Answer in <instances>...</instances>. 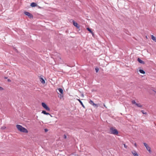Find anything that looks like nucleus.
I'll return each instance as SVG.
<instances>
[{"label":"nucleus","mask_w":156,"mask_h":156,"mask_svg":"<svg viewBox=\"0 0 156 156\" xmlns=\"http://www.w3.org/2000/svg\"><path fill=\"white\" fill-rule=\"evenodd\" d=\"M109 133L115 135H117L118 133L117 130L113 127H110L109 131Z\"/></svg>","instance_id":"nucleus-1"},{"label":"nucleus","mask_w":156,"mask_h":156,"mask_svg":"<svg viewBox=\"0 0 156 156\" xmlns=\"http://www.w3.org/2000/svg\"><path fill=\"white\" fill-rule=\"evenodd\" d=\"M17 128L18 129L20 132L26 133L28 132L27 130L24 127H17Z\"/></svg>","instance_id":"nucleus-2"},{"label":"nucleus","mask_w":156,"mask_h":156,"mask_svg":"<svg viewBox=\"0 0 156 156\" xmlns=\"http://www.w3.org/2000/svg\"><path fill=\"white\" fill-rule=\"evenodd\" d=\"M144 146L146 147L147 150L149 151V152L151 153V148L146 143H144Z\"/></svg>","instance_id":"nucleus-3"},{"label":"nucleus","mask_w":156,"mask_h":156,"mask_svg":"<svg viewBox=\"0 0 156 156\" xmlns=\"http://www.w3.org/2000/svg\"><path fill=\"white\" fill-rule=\"evenodd\" d=\"M42 105L46 110L48 111H49L50 110V108H49L48 107L47 105L44 103L42 102Z\"/></svg>","instance_id":"nucleus-4"},{"label":"nucleus","mask_w":156,"mask_h":156,"mask_svg":"<svg viewBox=\"0 0 156 156\" xmlns=\"http://www.w3.org/2000/svg\"><path fill=\"white\" fill-rule=\"evenodd\" d=\"M24 13L25 15L28 16L30 18H33V15L31 13H30V12H27L25 11L24 12Z\"/></svg>","instance_id":"nucleus-5"},{"label":"nucleus","mask_w":156,"mask_h":156,"mask_svg":"<svg viewBox=\"0 0 156 156\" xmlns=\"http://www.w3.org/2000/svg\"><path fill=\"white\" fill-rule=\"evenodd\" d=\"M73 25L75 26L76 28H77L78 29H79L80 28V26L76 22H75L73 20Z\"/></svg>","instance_id":"nucleus-6"},{"label":"nucleus","mask_w":156,"mask_h":156,"mask_svg":"<svg viewBox=\"0 0 156 156\" xmlns=\"http://www.w3.org/2000/svg\"><path fill=\"white\" fill-rule=\"evenodd\" d=\"M89 103L91 105H92L93 106H97V107L98 106V105H97V104H94V102H93V101H92L91 100H90L89 101Z\"/></svg>","instance_id":"nucleus-7"},{"label":"nucleus","mask_w":156,"mask_h":156,"mask_svg":"<svg viewBox=\"0 0 156 156\" xmlns=\"http://www.w3.org/2000/svg\"><path fill=\"white\" fill-rule=\"evenodd\" d=\"M137 61L139 62L141 64H145V62L141 60L140 58H138L137 59Z\"/></svg>","instance_id":"nucleus-8"},{"label":"nucleus","mask_w":156,"mask_h":156,"mask_svg":"<svg viewBox=\"0 0 156 156\" xmlns=\"http://www.w3.org/2000/svg\"><path fill=\"white\" fill-rule=\"evenodd\" d=\"M42 113L46 115H50L51 117H52V116L49 113L45 111H43L42 112Z\"/></svg>","instance_id":"nucleus-9"},{"label":"nucleus","mask_w":156,"mask_h":156,"mask_svg":"<svg viewBox=\"0 0 156 156\" xmlns=\"http://www.w3.org/2000/svg\"><path fill=\"white\" fill-rule=\"evenodd\" d=\"M134 156H138V154L135 151H133L132 152Z\"/></svg>","instance_id":"nucleus-10"},{"label":"nucleus","mask_w":156,"mask_h":156,"mask_svg":"<svg viewBox=\"0 0 156 156\" xmlns=\"http://www.w3.org/2000/svg\"><path fill=\"white\" fill-rule=\"evenodd\" d=\"M37 5V4L34 2H32L30 4V6L32 7H34Z\"/></svg>","instance_id":"nucleus-11"},{"label":"nucleus","mask_w":156,"mask_h":156,"mask_svg":"<svg viewBox=\"0 0 156 156\" xmlns=\"http://www.w3.org/2000/svg\"><path fill=\"white\" fill-rule=\"evenodd\" d=\"M151 38L153 40L156 42V37L153 35L151 36Z\"/></svg>","instance_id":"nucleus-12"},{"label":"nucleus","mask_w":156,"mask_h":156,"mask_svg":"<svg viewBox=\"0 0 156 156\" xmlns=\"http://www.w3.org/2000/svg\"><path fill=\"white\" fill-rule=\"evenodd\" d=\"M40 81L41 82V83H43L44 84L45 83V81L44 80V79L42 78H40Z\"/></svg>","instance_id":"nucleus-13"},{"label":"nucleus","mask_w":156,"mask_h":156,"mask_svg":"<svg viewBox=\"0 0 156 156\" xmlns=\"http://www.w3.org/2000/svg\"><path fill=\"white\" fill-rule=\"evenodd\" d=\"M76 99L79 101V102H80L81 105H82L83 107L84 108H85V106L83 105L82 102L81 101L80 99Z\"/></svg>","instance_id":"nucleus-14"},{"label":"nucleus","mask_w":156,"mask_h":156,"mask_svg":"<svg viewBox=\"0 0 156 156\" xmlns=\"http://www.w3.org/2000/svg\"><path fill=\"white\" fill-rule=\"evenodd\" d=\"M87 30L88 31H89L92 34V35L93 36H94V33H93V32L92 31V30H91V29H90V28H87Z\"/></svg>","instance_id":"nucleus-15"},{"label":"nucleus","mask_w":156,"mask_h":156,"mask_svg":"<svg viewBox=\"0 0 156 156\" xmlns=\"http://www.w3.org/2000/svg\"><path fill=\"white\" fill-rule=\"evenodd\" d=\"M58 90L59 91L60 93H61V94H62L63 93V90L61 88H59L58 89Z\"/></svg>","instance_id":"nucleus-16"},{"label":"nucleus","mask_w":156,"mask_h":156,"mask_svg":"<svg viewBox=\"0 0 156 156\" xmlns=\"http://www.w3.org/2000/svg\"><path fill=\"white\" fill-rule=\"evenodd\" d=\"M139 71L141 73L144 74L145 73V71L142 69H140Z\"/></svg>","instance_id":"nucleus-17"},{"label":"nucleus","mask_w":156,"mask_h":156,"mask_svg":"<svg viewBox=\"0 0 156 156\" xmlns=\"http://www.w3.org/2000/svg\"><path fill=\"white\" fill-rule=\"evenodd\" d=\"M136 105L137 106L140 108H141L142 107V105H141L140 104L137 103L136 104Z\"/></svg>","instance_id":"nucleus-18"},{"label":"nucleus","mask_w":156,"mask_h":156,"mask_svg":"<svg viewBox=\"0 0 156 156\" xmlns=\"http://www.w3.org/2000/svg\"><path fill=\"white\" fill-rule=\"evenodd\" d=\"M141 112L144 114H145V115H147V113L146 112H145L144 111V110H141Z\"/></svg>","instance_id":"nucleus-19"},{"label":"nucleus","mask_w":156,"mask_h":156,"mask_svg":"<svg viewBox=\"0 0 156 156\" xmlns=\"http://www.w3.org/2000/svg\"><path fill=\"white\" fill-rule=\"evenodd\" d=\"M132 102L133 104H135L136 105V104H137L136 103L135 101L134 100L132 101Z\"/></svg>","instance_id":"nucleus-20"},{"label":"nucleus","mask_w":156,"mask_h":156,"mask_svg":"<svg viewBox=\"0 0 156 156\" xmlns=\"http://www.w3.org/2000/svg\"><path fill=\"white\" fill-rule=\"evenodd\" d=\"M63 137L64 139H66L67 138V136L66 135L64 134L63 136Z\"/></svg>","instance_id":"nucleus-21"},{"label":"nucleus","mask_w":156,"mask_h":156,"mask_svg":"<svg viewBox=\"0 0 156 156\" xmlns=\"http://www.w3.org/2000/svg\"><path fill=\"white\" fill-rule=\"evenodd\" d=\"M98 70H99V69L98 68H95V71H96V73H98Z\"/></svg>","instance_id":"nucleus-22"},{"label":"nucleus","mask_w":156,"mask_h":156,"mask_svg":"<svg viewBox=\"0 0 156 156\" xmlns=\"http://www.w3.org/2000/svg\"><path fill=\"white\" fill-rule=\"evenodd\" d=\"M44 132L45 133L47 132L48 131V130L47 129H44Z\"/></svg>","instance_id":"nucleus-23"},{"label":"nucleus","mask_w":156,"mask_h":156,"mask_svg":"<svg viewBox=\"0 0 156 156\" xmlns=\"http://www.w3.org/2000/svg\"><path fill=\"white\" fill-rule=\"evenodd\" d=\"M4 90V89L3 87H0V90Z\"/></svg>","instance_id":"nucleus-24"},{"label":"nucleus","mask_w":156,"mask_h":156,"mask_svg":"<svg viewBox=\"0 0 156 156\" xmlns=\"http://www.w3.org/2000/svg\"><path fill=\"white\" fill-rule=\"evenodd\" d=\"M124 147L126 148H127V145H126L125 144H124Z\"/></svg>","instance_id":"nucleus-25"},{"label":"nucleus","mask_w":156,"mask_h":156,"mask_svg":"<svg viewBox=\"0 0 156 156\" xmlns=\"http://www.w3.org/2000/svg\"><path fill=\"white\" fill-rule=\"evenodd\" d=\"M16 127H22L21 126L19 125H17Z\"/></svg>","instance_id":"nucleus-26"},{"label":"nucleus","mask_w":156,"mask_h":156,"mask_svg":"<svg viewBox=\"0 0 156 156\" xmlns=\"http://www.w3.org/2000/svg\"><path fill=\"white\" fill-rule=\"evenodd\" d=\"M14 50L16 51L17 52H18V51H17V49L16 48H14Z\"/></svg>","instance_id":"nucleus-27"},{"label":"nucleus","mask_w":156,"mask_h":156,"mask_svg":"<svg viewBox=\"0 0 156 156\" xmlns=\"http://www.w3.org/2000/svg\"><path fill=\"white\" fill-rule=\"evenodd\" d=\"M7 80L9 82H11V80L10 79H8Z\"/></svg>","instance_id":"nucleus-28"},{"label":"nucleus","mask_w":156,"mask_h":156,"mask_svg":"<svg viewBox=\"0 0 156 156\" xmlns=\"http://www.w3.org/2000/svg\"><path fill=\"white\" fill-rule=\"evenodd\" d=\"M81 96L83 97H84V95L83 94H82L81 95Z\"/></svg>","instance_id":"nucleus-29"},{"label":"nucleus","mask_w":156,"mask_h":156,"mask_svg":"<svg viewBox=\"0 0 156 156\" xmlns=\"http://www.w3.org/2000/svg\"><path fill=\"white\" fill-rule=\"evenodd\" d=\"M134 146L136 147V143H135L134 144Z\"/></svg>","instance_id":"nucleus-30"},{"label":"nucleus","mask_w":156,"mask_h":156,"mask_svg":"<svg viewBox=\"0 0 156 156\" xmlns=\"http://www.w3.org/2000/svg\"><path fill=\"white\" fill-rule=\"evenodd\" d=\"M4 78L5 79H7V77H4Z\"/></svg>","instance_id":"nucleus-31"},{"label":"nucleus","mask_w":156,"mask_h":156,"mask_svg":"<svg viewBox=\"0 0 156 156\" xmlns=\"http://www.w3.org/2000/svg\"><path fill=\"white\" fill-rule=\"evenodd\" d=\"M154 92L156 93V91H154Z\"/></svg>","instance_id":"nucleus-32"},{"label":"nucleus","mask_w":156,"mask_h":156,"mask_svg":"<svg viewBox=\"0 0 156 156\" xmlns=\"http://www.w3.org/2000/svg\"><path fill=\"white\" fill-rule=\"evenodd\" d=\"M60 96H61L62 97V95H61V94H60Z\"/></svg>","instance_id":"nucleus-33"}]
</instances>
